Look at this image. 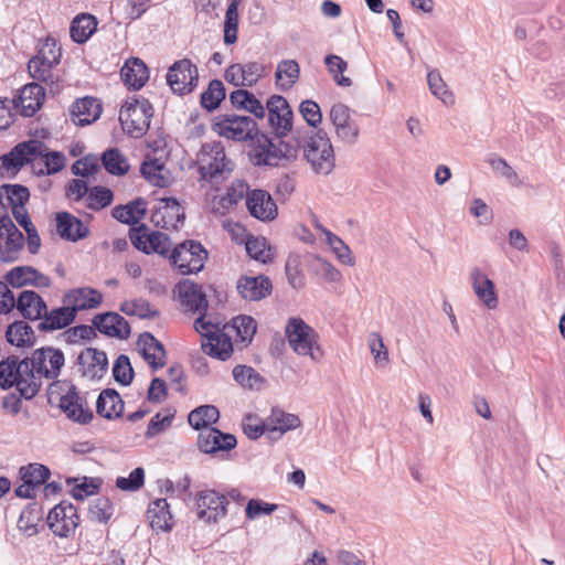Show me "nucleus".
I'll return each mask as SVG.
<instances>
[{"instance_id": "f03ea898", "label": "nucleus", "mask_w": 565, "mask_h": 565, "mask_svg": "<svg viewBox=\"0 0 565 565\" xmlns=\"http://www.w3.org/2000/svg\"><path fill=\"white\" fill-rule=\"evenodd\" d=\"M201 180L215 186L222 183L233 170V163L226 158L221 141L205 142L198 157Z\"/></svg>"}, {"instance_id": "7c9ffc66", "label": "nucleus", "mask_w": 565, "mask_h": 565, "mask_svg": "<svg viewBox=\"0 0 565 565\" xmlns=\"http://www.w3.org/2000/svg\"><path fill=\"white\" fill-rule=\"evenodd\" d=\"M45 96V88L39 83L24 85L18 96L17 107L25 117H32L42 106Z\"/></svg>"}, {"instance_id": "0e129e2a", "label": "nucleus", "mask_w": 565, "mask_h": 565, "mask_svg": "<svg viewBox=\"0 0 565 565\" xmlns=\"http://www.w3.org/2000/svg\"><path fill=\"white\" fill-rule=\"evenodd\" d=\"M113 376L116 382L127 386L132 382L134 369L130 364V360L127 355L120 354L113 366Z\"/></svg>"}, {"instance_id": "bb28decb", "label": "nucleus", "mask_w": 565, "mask_h": 565, "mask_svg": "<svg viewBox=\"0 0 565 565\" xmlns=\"http://www.w3.org/2000/svg\"><path fill=\"white\" fill-rule=\"evenodd\" d=\"M45 300L34 290H23L15 299L14 308L25 320L38 321L46 313Z\"/></svg>"}, {"instance_id": "052dcab7", "label": "nucleus", "mask_w": 565, "mask_h": 565, "mask_svg": "<svg viewBox=\"0 0 565 565\" xmlns=\"http://www.w3.org/2000/svg\"><path fill=\"white\" fill-rule=\"evenodd\" d=\"M285 273L289 285L294 289H300L305 286V275L301 270V262L298 255H289L286 265Z\"/></svg>"}, {"instance_id": "a211bd4d", "label": "nucleus", "mask_w": 565, "mask_h": 565, "mask_svg": "<svg viewBox=\"0 0 565 565\" xmlns=\"http://www.w3.org/2000/svg\"><path fill=\"white\" fill-rule=\"evenodd\" d=\"M237 440L233 434L222 433L214 427H205L198 436V447L204 454L228 451L235 448Z\"/></svg>"}, {"instance_id": "603ef678", "label": "nucleus", "mask_w": 565, "mask_h": 565, "mask_svg": "<svg viewBox=\"0 0 565 565\" xmlns=\"http://www.w3.org/2000/svg\"><path fill=\"white\" fill-rule=\"evenodd\" d=\"M39 158L43 159V163L45 169H38L35 164H33V170L38 175H51L62 171L65 167V156L60 151H49L46 148Z\"/></svg>"}, {"instance_id": "6ab92c4d", "label": "nucleus", "mask_w": 565, "mask_h": 565, "mask_svg": "<svg viewBox=\"0 0 565 565\" xmlns=\"http://www.w3.org/2000/svg\"><path fill=\"white\" fill-rule=\"evenodd\" d=\"M79 372L89 380H100L108 370V359L104 351L95 348L83 350L77 356Z\"/></svg>"}, {"instance_id": "aec40b11", "label": "nucleus", "mask_w": 565, "mask_h": 565, "mask_svg": "<svg viewBox=\"0 0 565 565\" xmlns=\"http://www.w3.org/2000/svg\"><path fill=\"white\" fill-rule=\"evenodd\" d=\"M4 279L13 288L33 286L36 288H49L52 280L49 276L40 273L32 266H17L9 270Z\"/></svg>"}, {"instance_id": "e433bc0d", "label": "nucleus", "mask_w": 565, "mask_h": 565, "mask_svg": "<svg viewBox=\"0 0 565 565\" xmlns=\"http://www.w3.org/2000/svg\"><path fill=\"white\" fill-rule=\"evenodd\" d=\"M146 211V200L142 198H137L125 205H116L111 211V215L120 223L135 225L145 217Z\"/></svg>"}, {"instance_id": "473e14b6", "label": "nucleus", "mask_w": 565, "mask_h": 565, "mask_svg": "<svg viewBox=\"0 0 565 565\" xmlns=\"http://www.w3.org/2000/svg\"><path fill=\"white\" fill-rule=\"evenodd\" d=\"M102 300V294L88 287L72 289L67 291L62 299L63 305L76 307L78 308V312L98 307Z\"/></svg>"}, {"instance_id": "1a4fd4ad", "label": "nucleus", "mask_w": 565, "mask_h": 565, "mask_svg": "<svg viewBox=\"0 0 565 565\" xmlns=\"http://www.w3.org/2000/svg\"><path fill=\"white\" fill-rule=\"evenodd\" d=\"M167 84L180 96L192 93L199 83V71L189 58L175 61L168 70Z\"/></svg>"}, {"instance_id": "f8f14e48", "label": "nucleus", "mask_w": 565, "mask_h": 565, "mask_svg": "<svg viewBox=\"0 0 565 565\" xmlns=\"http://www.w3.org/2000/svg\"><path fill=\"white\" fill-rule=\"evenodd\" d=\"M45 150L46 145L43 141L30 139L14 146L8 153L0 157V161L4 169L18 172L26 163L34 164Z\"/></svg>"}, {"instance_id": "b1692460", "label": "nucleus", "mask_w": 565, "mask_h": 565, "mask_svg": "<svg viewBox=\"0 0 565 565\" xmlns=\"http://www.w3.org/2000/svg\"><path fill=\"white\" fill-rule=\"evenodd\" d=\"M93 324L100 333L117 339H127L130 335L128 321L117 312L98 313Z\"/></svg>"}, {"instance_id": "a18cd8bd", "label": "nucleus", "mask_w": 565, "mask_h": 565, "mask_svg": "<svg viewBox=\"0 0 565 565\" xmlns=\"http://www.w3.org/2000/svg\"><path fill=\"white\" fill-rule=\"evenodd\" d=\"M300 68L295 60H284L277 65L276 84L281 90L292 87L299 77Z\"/></svg>"}, {"instance_id": "f704fd0d", "label": "nucleus", "mask_w": 565, "mask_h": 565, "mask_svg": "<svg viewBox=\"0 0 565 565\" xmlns=\"http://www.w3.org/2000/svg\"><path fill=\"white\" fill-rule=\"evenodd\" d=\"M205 341H202V350L211 358L226 361L233 353V344L231 338L225 333L207 332Z\"/></svg>"}, {"instance_id": "bf43d9fd", "label": "nucleus", "mask_w": 565, "mask_h": 565, "mask_svg": "<svg viewBox=\"0 0 565 565\" xmlns=\"http://www.w3.org/2000/svg\"><path fill=\"white\" fill-rule=\"evenodd\" d=\"M114 193L110 189L102 185H96L89 189L87 196V206L93 211L102 210L111 204Z\"/></svg>"}, {"instance_id": "f3484780", "label": "nucleus", "mask_w": 565, "mask_h": 565, "mask_svg": "<svg viewBox=\"0 0 565 565\" xmlns=\"http://www.w3.org/2000/svg\"><path fill=\"white\" fill-rule=\"evenodd\" d=\"M60 408L67 418L79 424H88L94 417L92 409L87 406L86 401L79 396L75 385H71L67 392L61 396Z\"/></svg>"}, {"instance_id": "37998d69", "label": "nucleus", "mask_w": 565, "mask_h": 565, "mask_svg": "<svg viewBox=\"0 0 565 565\" xmlns=\"http://www.w3.org/2000/svg\"><path fill=\"white\" fill-rule=\"evenodd\" d=\"M30 199V191L22 184L0 185V202L13 207L24 206Z\"/></svg>"}, {"instance_id": "4468645a", "label": "nucleus", "mask_w": 565, "mask_h": 565, "mask_svg": "<svg viewBox=\"0 0 565 565\" xmlns=\"http://www.w3.org/2000/svg\"><path fill=\"white\" fill-rule=\"evenodd\" d=\"M78 520L76 508L66 501L56 504L47 514L50 530L60 537H68L74 533L78 525Z\"/></svg>"}, {"instance_id": "3c124183", "label": "nucleus", "mask_w": 565, "mask_h": 565, "mask_svg": "<svg viewBox=\"0 0 565 565\" xmlns=\"http://www.w3.org/2000/svg\"><path fill=\"white\" fill-rule=\"evenodd\" d=\"M50 476V469L41 463H30L20 468V477L22 481L28 482L35 490L45 483Z\"/></svg>"}, {"instance_id": "338daca9", "label": "nucleus", "mask_w": 565, "mask_h": 565, "mask_svg": "<svg viewBox=\"0 0 565 565\" xmlns=\"http://www.w3.org/2000/svg\"><path fill=\"white\" fill-rule=\"evenodd\" d=\"M61 56H62L61 46L57 44V42L54 39L47 38L46 41L42 44V46L38 51L36 55H34L33 57L56 66L60 64Z\"/></svg>"}, {"instance_id": "f257e3e1", "label": "nucleus", "mask_w": 565, "mask_h": 565, "mask_svg": "<svg viewBox=\"0 0 565 565\" xmlns=\"http://www.w3.org/2000/svg\"><path fill=\"white\" fill-rule=\"evenodd\" d=\"M26 359L20 360L17 355H10L0 362V386L3 390L17 387L25 399L33 398L40 391Z\"/></svg>"}, {"instance_id": "ddd939ff", "label": "nucleus", "mask_w": 565, "mask_h": 565, "mask_svg": "<svg viewBox=\"0 0 565 565\" xmlns=\"http://www.w3.org/2000/svg\"><path fill=\"white\" fill-rule=\"evenodd\" d=\"M268 124L276 138L286 137L292 129V110L287 99L273 95L266 103Z\"/></svg>"}, {"instance_id": "dca6fc26", "label": "nucleus", "mask_w": 565, "mask_h": 565, "mask_svg": "<svg viewBox=\"0 0 565 565\" xmlns=\"http://www.w3.org/2000/svg\"><path fill=\"white\" fill-rule=\"evenodd\" d=\"M173 292L184 312L202 313L206 312L209 302L202 287L191 279H182L174 288Z\"/></svg>"}, {"instance_id": "de8ad7c7", "label": "nucleus", "mask_w": 565, "mask_h": 565, "mask_svg": "<svg viewBox=\"0 0 565 565\" xmlns=\"http://www.w3.org/2000/svg\"><path fill=\"white\" fill-rule=\"evenodd\" d=\"M225 87L220 79H212L206 90L201 94V106L207 111L215 110L225 98Z\"/></svg>"}, {"instance_id": "774afa93", "label": "nucleus", "mask_w": 565, "mask_h": 565, "mask_svg": "<svg viewBox=\"0 0 565 565\" xmlns=\"http://www.w3.org/2000/svg\"><path fill=\"white\" fill-rule=\"evenodd\" d=\"M246 252L250 258L264 264L271 259L270 248L267 247L265 238H248L246 242Z\"/></svg>"}, {"instance_id": "7ed1b4c3", "label": "nucleus", "mask_w": 565, "mask_h": 565, "mask_svg": "<svg viewBox=\"0 0 565 565\" xmlns=\"http://www.w3.org/2000/svg\"><path fill=\"white\" fill-rule=\"evenodd\" d=\"M153 108L146 98L126 102L119 111V121L122 130L134 138L145 136L150 127Z\"/></svg>"}, {"instance_id": "2eb2a0df", "label": "nucleus", "mask_w": 565, "mask_h": 565, "mask_svg": "<svg viewBox=\"0 0 565 565\" xmlns=\"http://www.w3.org/2000/svg\"><path fill=\"white\" fill-rule=\"evenodd\" d=\"M330 120L334 127L335 136L347 145H355L360 137V127L351 118V109L342 104H334L329 114Z\"/></svg>"}, {"instance_id": "c756f323", "label": "nucleus", "mask_w": 565, "mask_h": 565, "mask_svg": "<svg viewBox=\"0 0 565 565\" xmlns=\"http://www.w3.org/2000/svg\"><path fill=\"white\" fill-rule=\"evenodd\" d=\"M102 105L98 99L85 96L76 99L71 108V117L75 125L86 126L97 120L102 114Z\"/></svg>"}, {"instance_id": "4d7b16f0", "label": "nucleus", "mask_w": 565, "mask_h": 565, "mask_svg": "<svg viewBox=\"0 0 565 565\" xmlns=\"http://www.w3.org/2000/svg\"><path fill=\"white\" fill-rule=\"evenodd\" d=\"M163 171L164 164L159 159L143 161L140 167L141 175L156 186H166Z\"/></svg>"}, {"instance_id": "5701e85b", "label": "nucleus", "mask_w": 565, "mask_h": 565, "mask_svg": "<svg viewBox=\"0 0 565 565\" xmlns=\"http://www.w3.org/2000/svg\"><path fill=\"white\" fill-rule=\"evenodd\" d=\"M236 288L243 299L258 301L271 294L273 284L265 275L242 276L237 280Z\"/></svg>"}, {"instance_id": "5fc2aeb1", "label": "nucleus", "mask_w": 565, "mask_h": 565, "mask_svg": "<svg viewBox=\"0 0 565 565\" xmlns=\"http://www.w3.org/2000/svg\"><path fill=\"white\" fill-rule=\"evenodd\" d=\"M324 64L337 85L341 87H350L352 85V79L343 75L348 68V63L342 57L334 54L327 55Z\"/></svg>"}, {"instance_id": "09e8293b", "label": "nucleus", "mask_w": 565, "mask_h": 565, "mask_svg": "<svg viewBox=\"0 0 565 565\" xmlns=\"http://www.w3.org/2000/svg\"><path fill=\"white\" fill-rule=\"evenodd\" d=\"M120 311L127 316H136L140 319H151L159 316V311L153 309L150 302L143 298L125 300L120 305Z\"/></svg>"}, {"instance_id": "c03bdc74", "label": "nucleus", "mask_w": 565, "mask_h": 565, "mask_svg": "<svg viewBox=\"0 0 565 565\" xmlns=\"http://www.w3.org/2000/svg\"><path fill=\"white\" fill-rule=\"evenodd\" d=\"M102 164L113 175H124L129 171L127 158L118 148H109L102 154Z\"/></svg>"}, {"instance_id": "6e6552de", "label": "nucleus", "mask_w": 565, "mask_h": 565, "mask_svg": "<svg viewBox=\"0 0 565 565\" xmlns=\"http://www.w3.org/2000/svg\"><path fill=\"white\" fill-rule=\"evenodd\" d=\"M212 128L217 135L237 141L250 139L254 142L260 132L250 117L228 114L215 117Z\"/></svg>"}, {"instance_id": "49530a36", "label": "nucleus", "mask_w": 565, "mask_h": 565, "mask_svg": "<svg viewBox=\"0 0 565 565\" xmlns=\"http://www.w3.org/2000/svg\"><path fill=\"white\" fill-rule=\"evenodd\" d=\"M233 377L243 387L254 391H260L265 385V379L247 365H236L233 369Z\"/></svg>"}, {"instance_id": "c85d7f7f", "label": "nucleus", "mask_w": 565, "mask_h": 565, "mask_svg": "<svg viewBox=\"0 0 565 565\" xmlns=\"http://www.w3.org/2000/svg\"><path fill=\"white\" fill-rule=\"evenodd\" d=\"M56 232L61 238L68 242H78L89 234L83 221L68 212L56 213Z\"/></svg>"}, {"instance_id": "69168bd1", "label": "nucleus", "mask_w": 565, "mask_h": 565, "mask_svg": "<svg viewBox=\"0 0 565 565\" xmlns=\"http://www.w3.org/2000/svg\"><path fill=\"white\" fill-rule=\"evenodd\" d=\"M233 328L243 342H250L256 333L257 323L250 316H237L233 319Z\"/></svg>"}, {"instance_id": "58836bf2", "label": "nucleus", "mask_w": 565, "mask_h": 565, "mask_svg": "<svg viewBox=\"0 0 565 565\" xmlns=\"http://www.w3.org/2000/svg\"><path fill=\"white\" fill-rule=\"evenodd\" d=\"M120 75L124 83L134 89H140L149 78L148 68L139 58L127 62L121 68Z\"/></svg>"}, {"instance_id": "a878e982", "label": "nucleus", "mask_w": 565, "mask_h": 565, "mask_svg": "<svg viewBox=\"0 0 565 565\" xmlns=\"http://www.w3.org/2000/svg\"><path fill=\"white\" fill-rule=\"evenodd\" d=\"M137 345L142 358L153 371L162 369L166 365V349L153 334L150 332L141 333Z\"/></svg>"}, {"instance_id": "423d86ee", "label": "nucleus", "mask_w": 565, "mask_h": 565, "mask_svg": "<svg viewBox=\"0 0 565 565\" xmlns=\"http://www.w3.org/2000/svg\"><path fill=\"white\" fill-rule=\"evenodd\" d=\"M169 258L180 274H196L204 268L207 259V252L200 242L189 239L177 245Z\"/></svg>"}, {"instance_id": "412c9836", "label": "nucleus", "mask_w": 565, "mask_h": 565, "mask_svg": "<svg viewBox=\"0 0 565 565\" xmlns=\"http://www.w3.org/2000/svg\"><path fill=\"white\" fill-rule=\"evenodd\" d=\"M249 214L260 221H271L278 214L277 205L271 195L260 189L250 191L246 198Z\"/></svg>"}, {"instance_id": "39448f33", "label": "nucleus", "mask_w": 565, "mask_h": 565, "mask_svg": "<svg viewBox=\"0 0 565 565\" xmlns=\"http://www.w3.org/2000/svg\"><path fill=\"white\" fill-rule=\"evenodd\" d=\"M303 154L317 173L329 174L334 168L333 147L328 134L322 129L309 138Z\"/></svg>"}, {"instance_id": "393cba45", "label": "nucleus", "mask_w": 565, "mask_h": 565, "mask_svg": "<svg viewBox=\"0 0 565 565\" xmlns=\"http://www.w3.org/2000/svg\"><path fill=\"white\" fill-rule=\"evenodd\" d=\"M469 277L472 290L480 302L488 309H495L499 300L494 282L479 267H473Z\"/></svg>"}, {"instance_id": "4be33fe9", "label": "nucleus", "mask_w": 565, "mask_h": 565, "mask_svg": "<svg viewBox=\"0 0 565 565\" xmlns=\"http://www.w3.org/2000/svg\"><path fill=\"white\" fill-rule=\"evenodd\" d=\"M77 313L78 308L67 305L51 310L46 307V313H43L38 330L47 333L67 328L75 321Z\"/></svg>"}, {"instance_id": "ea45409f", "label": "nucleus", "mask_w": 565, "mask_h": 565, "mask_svg": "<svg viewBox=\"0 0 565 565\" xmlns=\"http://www.w3.org/2000/svg\"><path fill=\"white\" fill-rule=\"evenodd\" d=\"M7 341L18 348L32 347L35 343L33 329L23 320L12 322L6 330Z\"/></svg>"}, {"instance_id": "13d9d810", "label": "nucleus", "mask_w": 565, "mask_h": 565, "mask_svg": "<svg viewBox=\"0 0 565 565\" xmlns=\"http://www.w3.org/2000/svg\"><path fill=\"white\" fill-rule=\"evenodd\" d=\"M238 9L227 7L223 23V41L226 45H232L237 41L238 34Z\"/></svg>"}, {"instance_id": "20e7f679", "label": "nucleus", "mask_w": 565, "mask_h": 565, "mask_svg": "<svg viewBox=\"0 0 565 565\" xmlns=\"http://www.w3.org/2000/svg\"><path fill=\"white\" fill-rule=\"evenodd\" d=\"M286 337L290 348L299 355L319 361L323 353L318 344L317 332L300 318H291L286 327Z\"/></svg>"}, {"instance_id": "0eeeda50", "label": "nucleus", "mask_w": 565, "mask_h": 565, "mask_svg": "<svg viewBox=\"0 0 565 565\" xmlns=\"http://www.w3.org/2000/svg\"><path fill=\"white\" fill-rule=\"evenodd\" d=\"M29 369L33 373L35 381L39 382L40 387L42 386V379L54 380L60 373L64 365L65 358L64 353L60 349L52 347H43L36 349L31 358H25Z\"/></svg>"}, {"instance_id": "864d4df0", "label": "nucleus", "mask_w": 565, "mask_h": 565, "mask_svg": "<svg viewBox=\"0 0 565 565\" xmlns=\"http://www.w3.org/2000/svg\"><path fill=\"white\" fill-rule=\"evenodd\" d=\"M161 203L162 213L166 215L169 230H178V227L183 224L185 218L184 209L174 198L162 199Z\"/></svg>"}, {"instance_id": "72a5a7b5", "label": "nucleus", "mask_w": 565, "mask_h": 565, "mask_svg": "<svg viewBox=\"0 0 565 565\" xmlns=\"http://www.w3.org/2000/svg\"><path fill=\"white\" fill-rule=\"evenodd\" d=\"M96 413L109 420L121 417L124 402L119 393L114 388L103 390L96 401Z\"/></svg>"}, {"instance_id": "e2e57ef3", "label": "nucleus", "mask_w": 565, "mask_h": 565, "mask_svg": "<svg viewBox=\"0 0 565 565\" xmlns=\"http://www.w3.org/2000/svg\"><path fill=\"white\" fill-rule=\"evenodd\" d=\"M310 268L315 275L329 282H338L342 277L339 269L320 257H315L311 260Z\"/></svg>"}, {"instance_id": "9b49d317", "label": "nucleus", "mask_w": 565, "mask_h": 565, "mask_svg": "<svg viewBox=\"0 0 565 565\" xmlns=\"http://www.w3.org/2000/svg\"><path fill=\"white\" fill-rule=\"evenodd\" d=\"M129 239L135 248L145 254L157 253L162 256L169 255L170 238L162 232H149L147 225L141 224L129 230Z\"/></svg>"}, {"instance_id": "4c0bfd02", "label": "nucleus", "mask_w": 565, "mask_h": 565, "mask_svg": "<svg viewBox=\"0 0 565 565\" xmlns=\"http://www.w3.org/2000/svg\"><path fill=\"white\" fill-rule=\"evenodd\" d=\"M270 424V439H279L286 431L300 426V419L295 414L285 413L281 409L274 408L267 418Z\"/></svg>"}, {"instance_id": "79ce46f5", "label": "nucleus", "mask_w": 565, "mask_h": 565, "mask_svg": "<svg viewBox=\"0 0 565 565\" xmlns=\"http://www.w3.org/2000/svg\"><path fill=\"white\" fill-rule=\"evenodd\" d=\"M220 418V411L214 405H202L190 412L188 422L195 430L205 429L211 427Z\"/></svg>"}, {"instance_id": "6e6d98bb", "label": "nucleus", "mask_w": 565, "mask_h": 565, "mask_svg": "<svg viewBox=\"0 0 565 565\" xmlns=\"http://www.w3.org/2000/svg\"><path fill=\"white\" fill-rule=\"evenodd\" d=\"M115 507L107 497H98L90 501L88 513L92 520L107 523L113 516Z\"/></svg>"}, {"instance_id": "2f4dec72", "label": "nucleus", "mask_w": 565, "mask_h": 565, "mask_svg": "<svg viewBox=\"0 0 565 565\" xmlns=\"http://www.w3.org/2000/svg\"><path fill=\"white\" fill-rule=\"evenodd\" d=\"M28 71L32 78L44 83L51 94L60 92V75L55 73L54 65L32 57L28 63Z\"/></svg>"}, {"instance_id": "9d476101", "label": "nucleus", "mask_w": 565, "mask_h": 565, "mask_svg": "<svg viewBox=\"0 0 565 565\" xmlns=\"http://www.w3.org/2000/svg\"><path fill=\"white\" fill-rule=\"evenodd\" d=\"M194 500L198 518L206 523H217L227 514L226 495L216 490H202L194 495Z\"/></svg>"}, {"instance_id": "cd10ccee", "label": "nucleus", "mask_w": 565, "mask_h": 565, "mask_svg": "<svg viewBox=\"0 0 565 565\" xmlns=\"http://www.w3.org/2000/svg\"><path fill=\"white\" fill-rule=\"evenodd\" d=\"M252 151V159L257 166H278L281 160L278 156V143L264 132H257Z\"/></svg>"}, {"instance_id": "a19ab883", "label": "nucleus", "mask_w": 565, "mask_h": 565, "mask_svg": "<svg viewBox=\"0 0 565 565\" xmlns=\"http://www.w3.org/2000/svg\"><path fill=\"white\" fill-rule=\"evenodd\" d=\"M97 20L94 15L82 13L71 24V38L74 42L85 43L96 31Z\"/></svg>"}, {"instance_id": "c9c22d12", "label": "nucleus", "mask_w": 565, "mask_h": 565, "mask_svg": "<svg viewBox=\"0 0 565 565\" xmlns=\"http://www.w3.org/2000/svg\"><path fill=\"white\" fill-rule=\"evenodd\" d=\"M167 499L160 498L149 504L147 518L153 531L168 532L172 529V514Z\"/></svg>"}, {"instance_id": "8fccbe9b", "label": "nucleus", "mask_w": 565, "mask_h": 565, "mask_svg": "<svg viewBox=\"0 0 565 565\" xmlns=\"http://www.w3.org/2000/svg\"><path fill=\"white\" fill-rule=\"evenodd\" d=\"M427 82L431 94L446 106H450L455 103L454 94L448 89L438 70H431L427 74Z\"/></svg>"}, {"instance_id": "680f3d73", "label": "nucleus", "mask_w": 565, "mask_h": 565, "mask_svg": "<svg viewBox=\"0 0 565 565\" xmlns=\"http://www.w3.org/2000/svg\"><path fill=\"white\" fill-rule=\"evenodd\" d=\"M324 234L327 243L337 254L338 259L344 265H354V258L352 257V253L349 246L332 232L324 230Z\"/></svg>"}]
</instances>
